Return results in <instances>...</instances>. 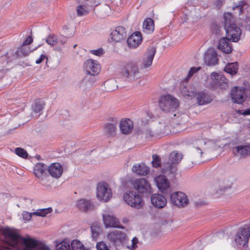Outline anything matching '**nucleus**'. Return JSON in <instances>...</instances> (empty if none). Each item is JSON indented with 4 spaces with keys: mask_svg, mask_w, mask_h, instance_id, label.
Segmentation results:
<instances>
[{
    "mask_svg": "<svg viewBox=\"0 0 250 250\" xmlns=\"http://www.w3.org/2000/svg\"><path fill=\"white\" fill-rule=\"evenodd\" d=\"M44 105L45 103L43 101L40 100L36 101L32 106L33 111L31 114L32 116L38 117L42 114Z\"/></svg>",
    "mask_w": 250,
    "mask_h": 250,
    "instance_id": "31",
    "label": "nucleus"
},
{
    "mask_svg": "<svg viewBox=\"0 0 250 250\" xmlns=\"http://www.w3.org/2000/svg\"><path fill=\"white\" fill-rule=\"evenodd\" d=\"M201 67H191L188 73L187 77L181 82L180 86V89L181 93L184 96L192 97L194 96L195 92V89L191 88L190 90L187 87L188 81L192 76V75L197 72Z\"/></svg>",
    "mask_w": 250,
    "mask_h": 250,
    "instance_id": "8",
    "label": "nucleus"
},
{
    "mask_svg": "<svg viewBox=\"0 0 250 250\" xmlns=\"http://www.w3.org/2000/svg\"><path fill=\"white\" fill-rule=\"evenodd\" d=\"M226 36L233 42H238L242 34L241 29L236 24H230L226 27Z\"/></svg>",
    "mask_w": 250,
    "mask_h": 250,
    "instance_id": "12",
    "label": "nucleus"
},
{
    "mask_svg": "<svg viewBox=\"0 0 250 250\" xmlns=\"http://www.w3.org/2000/svg\"><path fill=\"white\" fill-rule=\"evenodd\" d=\"M105 85L106 89L110 91H114L118 88L117 82L114 80H109L106 81Z\"/></svg>",
    "mask_w": 250,
    "mask_h": 250,
    "instance_id": "41",
    "label": "nucleus"
},
{
    "mask_svg": "<svg viewBox=\"0 0 250 250\" xmlns=\"http://www.w3.org/2000/svg\"><path fill=\"white\" fill-rule=\"evenodd\" d=\"M66 33H70L72 31H70L69 28L68 27V29L67 30H65Z\"/></svg>",
    "mask_w": 250,
    "mask_h": 250,
    "instance_id": "62",
    "label": "nucleus"
},
{
    "mask_svg": "<svg viewBox=\"0 0 250 250\" xmlns=\"http://www.w3.org/2000/svg\"><path fill=\"white\" fill-rule=\"evenodd\" d=\"M103 221L106 228H115L124 229L125 227L120 224L118 219L113 215L103 214Z\"/></svg>",
    "mask_w": 250,
    "mask_h": 250,
    "instance_id": "18",
    "label": "nucleus"
},
{
    "mask_svg": "<svg viewBox=\"0 0 250 250\" xmlns=\"http://www.w3.org/2000/svg\"><path fill=\"white\" fill-rule=\"evenodd\" d=\"M205 63L208 66H214L218 63V55L214 48H208L204 55Z\"/></svg>",
    "mask_w": 250,
    "mask_h": 250,
    "instance_id": "13",
    "label": "nucleus"
},
{
    "mask_svg": "<svg viewBox=\"0 0 250 250\" xmlns=\"http://www.w3.org/2000/svg\"><path fill=\"white\" fill-rule=\"evenodd\" d=\"M52 211V208L50 207L45 208L38 209L33 212L34 215L37 216L45 217L47 214Z\"/></svg>",
    "mask_w": 250,
    "mask_h": 250,
    "instance_id": "40",
    "label": "nucleus"
},
{
    "mask_svg": "<svg viewBox=\"0 0 250 250\" xmlns=\"http://www.w3.org/2000/svg\"><path fill=\"white\" fill-rule=\"evenodd\" d=\"M232 42L228 37H223L218 41L217 48L226 54H229L232 50Z\"/></svg>",
    "mask_w": 250,
    "mask_h": 250,
    "instance_id": "19",
    "label": "nucleus"
},
{
    "mask_svg": "<svg viewBox=\"0 0 250 250\" xmlns=\"http://www.w3.org/2000/svg\"><path fill=\"white\" fill-rule=\"evenodd\" d=\"M142 41L141 34L139 32H136L127 39V43L130 47L135 48L140 44Z\"/></svg>",
    "mask_w": 250,
    "mask_h": 250,
    "instance_id": "29",
    "label": "nucleus"
},
{
    "mask_svg": "<svg viewBox=\"0 0 250 250\" xmlns=\"http://www.w3.org/2000/svg\"><path fill=\"white\" fill-rule=\"evenodd\" d=\"M46 42L51 46H55L58 42V37L54 34H50L46 38Z\"/></svg>",
    "mask_w": 250,
    "mask_h": 250,
    "instance_id": "45",
    "label": "nucleus"
},
{
    "mask_svg": "<svg viewBox=\"0 0 250 250\" xmlns=\"http://www.w3.org/2000/svg\"><path fill=\"white\" fill-rule=\"evenodd\" d=\"M159 103L161 109L167 113L174 112L179 104L178 100L170 95L162 96Z\"/></svg>",
    "mask_w": 250,
    "mask_h": 250,
    "instance_id": "3",
    "label": "nucleus"
},
{
    "mask_svg": "<svg viewBox=\"0 0 250 250\" xmlns=\"http://www.w3.org/2000/svg\"><path fill=\"white\" fill-rule=\"evenodd\" d=\"M85 72L87 75L95 76L101 70V67L98 62L93 60H88L85 62Z\"/></svg>",
    "mask_w": 250,
    "mask_h": 250,
    "instance_id": "16",
    "label": "nucleus"
},
{
    "mask_svg": "<svg viewBox=\"0 0 250 250\" xmlns=\"http://www.w3.org/2000/svg\"><path fill=\"white\" fill-rule=\"evenodd\" d=\"M134 189L139 195L148 197L152 193V189L149 182L145 178H140L133 181L131 183Z\"/></svg>",
    "mask_w": 250,
    "mask_h": 250,
    "instance_id": "5",
    "label": "nucleus"
},
{
    "mask_svg": "<svg viewBox=\"0 0 250 250\" xmlns=\"http://www.w3.org/2000/svg\"><path fill=\"white\" fill-rule=\"evenodd\" d=\"M76 205L78 208L83 212L92 210L94 208L93 203L90 200L83 198L78 200Z\"/></svg>",
    "mask_w": 250,
    "mask_h": 250,
    "instance_id": "27",
    "label": "nucleus"
},
{
    "mask_svg": "<svg viewBox=\"0 0 250 250\" xmlns=\"http://www.w3.org/2000/svg\"><path fill=\"white\" fill-rule=\"evenodd\" d=\"M151 202L152 205L155 208H162L167 203L166 198L161 194H153L151 197Z\"/></svg>",
    "mask_w": 250,
    "mask_h": 250,
    "instance_id": "20",
    "label": "nucleus"
},
{
    "mask_svg": "<svg viewBox=\"0 0 250 250\" xmlns=\"http://www.w3.org/2000/svg\"><path fill=\"white\" fill-rule=\"evenodd\" d=\"M47 171L52 177L59 178L62 175L63 167L60 163H54L47 167Z\"/></svg>",
    "mask_w": 250,
    "mask_h": 250,
    "instance_id": "23",
    "label": "nucleus"
},
{
    "mask_svg": "<svg viewBox=\"0 0 250 250\" xmlns=\"http://www.w3.org/2000/svg\"><path fill=\"white\" fill-rule=\"evenodd\" d=\"M197 100L199 105H204L210 103L212 101V98L208 93L201 92L197 94Z\"/></svg>",
    "mask_w": 250,
    "mask_h": 250,
    "instance_id": "33",
    "label": "nucleus"
},
{
    "mask_svg": "<svg viewBox=\"0 0 250 250\" xmlns=\"http://www.w3.org/2000/svg\"><path fill=\"white\" fill-rule=\"evenodd\" d=\"M170 201L178 207H185L188 204L187 196L182 192H175L170 195Z\"/></svg>",
    "mask_w": 250,
    "mask_h": 250,
    "instance_id": "11",
    "label": "nucleus"
},
{
    "mask_svg": "<svg viewBox=\"0 0 250 250\" xmlns=\"http://www.w3.org/2000/svg\"><path fill=\"white\" fill-rule=\"evenodd\" d=\"M47 168L46 165L42 163H37L34 168V174L39 180L43 181L46 177V170Z\"/></svg>",
    "mask_w": 250,
    "mask_h": 250,
    "instance_id": "25",
    "label": "nucleus"
},
{
    "mask_svg": "<svg viewBox=\"0 0 250 250\" xmlns=\"http://www.w3.org/2000/svg\"><path fill=\"white\" fill-rule=\"evenodd\" d=\"M90 52L94 55L101 56L104 53V52L103 48H100L97 50H90Z\"/></svg>",
    "mask_w": 250,
    "mask_h": 250,
    "instance_id": "53",
    "label": "nucleus"
},
{
    "mask_svg": "<svg viewBox=\"0 0 250 250\" xmlns=\"http://www.w3.org/2000/svg\"><path fill=\"white\" fill-rule=\"evenodd\" d=\"M33 42L32 38L31 36H28L25 41L22 42L21 45H27L31 44Z\"/></svg>",
    "mask_w": 250,
    "mask_h": 250,
    "instance_id": "55",
    "label": "nucleus"
},
{
    "mask_svg": "<svg viewBox=\"0 0 250 250\" xmlns=\"http://www.w3.org/2000/svg\"><path fill=\"white\" fill-rule=\"evenodd\" d=\"M152 161L151 162L152 165L153 167L158 168L161 166V158L156 154L152 155Z\"/></svg>",
    "mask_w": 250,
    "mask_h": 250,
    "instance_id": "49",
    "label": "nucleus"
},
{
    "mask_svg": "<svg viewBox=\"0 0 250 250\" xmlns=\"http://www.w3.org/2000/svg\"><path fill=\"white\" fill-rule=\"evenodd\" d=\"M46 59V60L47 61L48 60V58L47 57L43 55V54H42L41 56H40V57L36 61V63L37 64H40L41 63L43 60L44 59Z\"/></svg>",
    "mask_w": 250,
    "mask_h": 250,
    "instance_id": "57",
    "label": "nucleus"
},
{
    "mask_svg": "<svg viewBox=\"0 0 250 250\" xmlns=\"http://www.w3.org/2000/svg\"><path fill=\"white\" fill-rule=\"evenodd\" d=\"M121 74L124 78L129 82L134 81L141 77L138 65L135 62H129L125 65Z\"/></svg>",
    "mask_w": 250,
    "mask_h": 250,
    "instance_id": "2",
    "label": "nucleus"
},
{
    "mask_svg": "<svg viewBox=\"0 0 250 250\" xmlns=\"http://www.w3.org/2000/svg\"><path fill=\"white\" fill-rule=\"evenodd\" d=\"M68 29V27L67 25H64L63 27V34L59 36L58 37V42L62 44H64L66 42L67 39L70 38L74 35V32L71 31L70 33H67L66 32V30Z\"/></svg>",
    "mask_w": 250,
    "mask_h": 250,
    "instance_id": "37",
    "label": "nucleus"
},
{
    "mask_svg": "<svg viewBox=\"0 0 250 250\" xmlns=\"http://www.w3.org/2000/svg\"><path fill=\"white\" fill-rule=\"evenodd\" d=\"M72 250H84V247L83 244L78 240H74L71 243Z\"/></svg>",
    "mask_w": 250,
    "mask_h": 250,
    "instance_id": "44",
    "label": "nucleus"
},
{
    "mask_svg": "<svg viewBox=\"0 0 250 250\" xmlns=\"http://www.w3.org/2000/svg\"><path fill=\"white\" fill-rule=\"evenodd\" d=\"M97 250H110L104 241L99 242L96 244Z\"/></svg>",
    "mask_w": 250,
    "mask_h": 250,
    "instance_id": "51",
    "label": "nucleus"
},
{
    "mask_svg": "<svg viewBox=\"0 0 250 250\" xmlns=\"http://www.w3.org/2000/svg\"><path fill=\"white\" fill-rule=\"evenodd\" d=\"M177 171V167L176 165L169 162L163 165L162 172L169 178H174L176 176Z\"/></svg>",
    "mask_w": 250,
    "mask_h": 250,
    "instance_id": "24",
    "label": "nucleus"
},
{
    "mask_svg": "<svg viewBox=\"0 0 250 250\" xmlns=\"http://www.w3.org/2000/svg\"><path fill=\"white\" fill-rule=\"evenodd\" d=\"M100 227L96 224H92L91 226V235L93 238H96L100 232Z\"/></svg>",
    "mask_w": 250,
    "mask_h": 250,
    "instance_id": "48",
    "label": "nucleus"
},
{
    "mask_svg": "<svg viewBox=\"0 0 250 250\" xmlns=\"http://www.w3.org/2000/svg\"><path fill=\"white\" fill-rule=\"evenodd\" d=\"M206 204V203L205 201H202V200L195 201L194 202V205L196 207H200L203 206Z\"/></svg>",
    "mask_w": 250,
    "mask_h": 250,
    "instance_id": "58",
    "label": "nucleus"
},
{
    "mask_svg": "<svg viewBox=\"0 0 250 250\" xmlns=\"http://www.w3.org/2000/svg\"><path fill=\"white\" fill-rule=\"evenodd\" d=\"M111 189L105 183H100L97 188V196L98 199L104 202L108 201L112 196Z\"/></svg>",
    "mask_w": 250,
    "mask_h": 250,
    "instance_id": "10",
    "label": "nucleus"
},
{
    "mask_svg": "<svg viewBox=\"0 0 250 250\" xmlns=\"http://www.w3.org/2000/svg\"><path fill=\"white\" fill-rule=\"evenodd\" d=\"M156 51V48L154 47L148 48L143 59L144 68H147L151 65Z\"/></svg>",
    "mask_w": 250,
    "mask_h": 250,
    "instance_id": "22",
    "label": "nucleus"
},
{
    "mask_svg": "<svg viewBox=\"0 0 250 250\" xmlns=\"http://www.w3.org/2000/svg\"><path fill=\"white\" fill-rule=\"evenodd\" d=\"M0 250H50L43 242L35 240L29 236L23 237L17 229L9 227H0Z\"/></svg>",
    "mask_w": 250,
    "mask_h": 250,
    "instance_id": "1",
    "label": "nucleus"
},
{
    "mask_svg": "<svg viewBox=\"0 0 250 250\" xmlns=\"http://www.w3.org/2000/svg\"><path fill=\"white\" fill-rule=\"evenodd\" d=\"M106 237L107 240L115 247L123 245L127 240L126 233L119 230H114L108 232Z\"/></svg>",
    "mask_w": 250,
    "mask_h": 250,
    "instance_id": "7",
    "label": "nucleus"
},
{
    "mask_svg": "<svg viewBox=\"0 0 250 250\" xmlns=\"http://www.w3.org/2000/svg\"><path fill=\"white\" fill-rule=\"evenodd\" d=\"M138 240L136 237H134L132 240V244L131 248L128 247L131 250H135L137 248V244L138 243Z\"/></svg>",
    "mask_w": 250,
    "mask_h": 250,
    "instance_id": "54",
    "label": "nucleus"
},
{
    "mask_svg": "<svg viewBox=\"0 0 250 250\" xmlns=\"http://www.w3.org/2000/svg\"><path fill=\"white\" fill-rule=\"evenodd\" d=\"M84 250H89V249H85V248H84Z\"/></svg>",
    "mask_w": 250,
    "mask_h": 250,
    "instance_id": "64",
    "label": "nucleus"
},
{
    "mask_svg": "<svg viewBox=\"0 0 250 250\" xmlns=\"http://www.w3.org/2000/svg\"><path fill=\"white\" fill-rule=\"evenodd\" d=\"M111 39L115 42H119L126 38L125 29L123 26H118L110 34Z\"/></svg>",
    "mask_w": 250,
    "mask_h": 250,
    "instance_id": "26",
    "label": "nucleus"
},
{
    "mask_svg": "<svg viewBox=\"0 0 250 250\" xmlns=\"http://www.w3.org/2000/svg\"><path fill=\"white\" fill-rule=\"evenodd\" d=\"M225 2V0H216L214 2L216 7L219 9Z\"/></svg>",
    "mask_w": 250,
    "mask_h": 250,
    "instance_id": "56",
    "label": "nucleus"
},
{
    "mask_svg": "<svg viewBox=\"0 0 250 250\" xmlns=\"http://www.w3.org/2000/svg\"><path fill=\"white\" fill-rule=\"evenodd\" d=\"M31 51L32 50H30L29 46L21 45L18 48V50L15 52L14 58L15 59H17L18 58L25 57L28 55Z\"/></svg>",
    "mask_w": 250,
    "mask_h": 250,
    "instance_id": "35",
    "label": "nucleus"
},
{
    "mask_svg": "<svg viewBox=\"0 0 250 250\" xmlns=\"http://www.w3.org/2000/svg\"><path fill=\"white\" fill-rule=\"evenodd\" d=\"M76 12L77 15L79 17H82L86 15L88 13V11L87 10L86 6L84 5H79L76 7Z\"/></svg>",
    "mask_w": 250,
    "mask_h": 250,
    "instance_id": "43",
    "label": "nucleus"
},
{
    "mask_svg": "<svg viewBox=\"0 0 250 250\" xmlns=\"http://www.w3.org/2000/svg\"><path fill=\"white\" fill-rule=\"evenodd\" d=\"M118 121L115 120L112 123H107L104 125V130L106 133L110 136H114L117 130Z\"/></svg>",
    "mask_w": 250,
    "mask_h": 250,
    "instance_id": "34",
    "label": "nucleus"
},
{
    "mask_svg": "<svg viewBox=\"0 0 250 250\" xmlns=\"http://www.w3.org/2000/svg\"><path fill=\"white\" fill-rule=\"evenodd\" d=\"M250 236V226L245 225L238 229L234 239L237 245H242L245 247L248 244Z\"/></svg>",
    "mask_w": 250,
    "mask_h": 250,
    "instance_id": "9",
    "label": "nucleus"
},
{
    "mask_svg": "<svg viewBox=\"0 0 250 250\" xmlns=\"http://www.w3.org/2000/svg\"><path fill=\"white\" fill-rule=\"evenodd\" d=\"M214 29L216 30V34L220 33V28L218 26H217V25L214 26Z\"/></svg>",
    "mask_w": 250,
    "mask_h": 250,
    "instance_id": "61",
    "label": "nucleus"
},
{
    "mask_svg": "<svg viewBox=\"0 0 250 250\" xmlns=\"http://www.w3.org/2000/svg\"><path fill=\"white\" fill-rule=\"evenodd\" d=\"M143 31L146 34L151 33L154 30L153 21L149 18H146L143 24Z\"/></svg>",
    "mask_w": 250,
    "mask_h": 250,
    "instance_id": "36",
    "label": "nucleus"
},
{
    "mask_svg": "<svg viewBox=\"0 0 250 250\" xmlns=\"http://www.w3.org/2000/svg\"><path fill=\"white\" fill-rule=\"evenodd\" d=\"M132 170L135 173L140 176L146 175L149 172V167L144 163L134 165Z\"/></svg>",
    "mask_w": 250,
    "mask_h": 250,
    "instance_id": "30",
    "label": "nucleus"
},
{
    "mask_svg": "<svg viewBox=\"0 0 250 250\" xmlns=\"http://www.w3.org/2000/svg\"><path fill=\"white\" fill-rule=\"evenodd\" d=\"M154 181L159 190L165 194H168L170 191V184L167 178L164 175H159L154 178Z\"/></svg>",
    "mask_w": 250,
    "mask_h": 250,
    "instance_id": "14",
    "label": "nucleus"
},
{
    "mask_svg": "<svg viewBox=\"0 0 250 250\" xmlns=\"http://www.w3.org/2000/svg\"><path fill=\"white\" fill-rule=\"evenodd\" d=\"M244 115H250V108L249 109H248L247 110H245L243 113H242Z\"/></svg>",
    "mask_w": 250,
    "mask_h": 250,
    "instance_id": "60",
    "label": "nucleus"
},
{
    "mask_svg": "<svg viewBox=\"0 0 250 250\" xmlns=\"http://www.w3.org/2000/svg\"><path fill=\"white\" fill-rule=\"evenodd\" d=\"M125 202L129 206L139 209L144 205L143 199L140 195L134 191H127L123 195Z\"/></svg>",
    "mask_w": 250,
    "mask_h": 250,
    "instance_id": "4",
    "label": "nucleus"
},
{
    "mask_svg": "<svg viewBox=\"0 0 250 250\" xmlns=\"http://www.w3.org/2000/svg\"><path fill=\"white\" fill-rule=\"evenodd\" d=\"M224 70L226 72L231 75L235 74L238 70V62L228 63L225 66Z\"/></svg>",
    "mask_w": 250,
    "mask_h": 250,
    "instance_id": "39",
    "label": "nucleus"
},
{
    "mask_svg": "<svg viewBox=\"0 0 250 250\" xmlns=\"http://www.w3.org/2000/svg\"><path fill=\"white\" fill-rule=\"evenodd\" d=\"M168 126H165L163 124L159 123L153 130L151 129H146L145 131V135L146 138H151L155 134L160 135L168 133Z\"/></svg>",
    "mask_w": 250,
    "mask_h": 250,
    "instance_id": "17",
    "label": "nucleus"
},
{
    "mask_svg": "<svg viewBox=\"0 0 250 250\" xmlns=\"http://www.w3.org/2000/svg\"><path fill=\"white\" fill-rule=\"evenodd\" d=\"M15 153L23 158H26L28 157V153L26 151L21 147L16 148L15 149Z\"/></svg>",
    "mask_w": 250,
    "mask_h": 250,
    "instance_id": "50",
    "label": "nucleus"
},
{
    "mask_svg": "<svg viewBox=\"0 0 250 250\" xmlns=\"http://www.w3.org/2000/svg\"><path fill=\"white\" fill-rule=\"evenodd\" d=\"M233 150L241 157H245L250 155V144L248 145H240L235 146Z\"/></svg>",
    "mask_w": 250,
    "mask_h": 250,
    "instance_id": "32",
    "label": "nucleus"
},
{
    "mask_svg": "<svg viewBox=\"0 0 250 250\" xmlns=\"http://www.w3.org/2000/svg\"><path fill=\"white\" fill-rule=\"evenodd\" d=\"M183 158V155L182 153H178L176 151L171 152L169 155V162L176 164L179 163Z\"/></svg>",
    "mask_w": 250,
    "mask_h": 250,
    "instance_id": "38",
    "label": "nucleus"
},
{
    "mask_svg": "<svg viewBox=\"0 0 250 250\" xmlns=\"http://www.w3.org/2000/svg\"><path fill=\"white\" fill-rule=\"evenodd\" d=\"M245 5L246 2L244 1H239L237 3L234 4L232 9L234 11H237L235 12L240 15L243 13V7Z\"/></svg>",
    "mask_w": 250,
    "mask_h": 250,
    "instance_id": "42",
    "label": "nucleus"
},
{
    "mask_svg": "<svg viewBox=\"0 0 250 250\" xmlns=\"http://www.w3.org/2000/svg\"><path fill=\"white\" fill-rule=\"evenodd\" d=\"M133 122L129 119L122 120L120 123V129L121 132L124 134H129L133 130Z\"/></svg>",
    "mask_w": 250,
    "mask_h": 250,
    "instance_id": "28",
    "label": "nucleus"
},
{
    "mask_svg": "<svg viewBox=\"0 0 250 250\" xmlns=\"http://www.w3.org/2000/svg\"><path fill=\"white\" fill-rule=\"evenodd\" d=\"M211 79V83L215 87H219L221 89H226L228 87L226 77L222 73L213 72Z\"/></svg>",
    "mask_w": 250,
    "mask_h": 250,
    "instance_id": "15",
    "label": "nucleus"
},
{
    "mask_svg": "<svg viewBox=\"0 0 250 250\" xmlns=\"http://www.w3.org/2000/svg\"><path fill=\"white\" fill-rule=\"evenodd\" d=\"M230 188V186H228L226 187H224L222 188H220L219 191H217V192L218 194H222L224 193L227 190L229 189Z\"/></svg>",
    "mask_w": 250,
    "mask_h": 250,
    "instance_id": "59",
    "label": "nucleus"
},
{
    "mask_svg": "<svg viewBox=\"0 0 250 250\" xmlns=\"http://www.w3.org/2000/svg\"><path fill=\"white\" fill-rule=\"evenodd\" d=\"M224 19L225 20V27H227L230 24H234L232 23L233 21V17L232 15L230 13H226L224 15Z\"/></svg>",
    "mask_w": 250,
    "mask_h": 250,
    "instance_id": "47",
    "label": "nucleus"
},
{
    "mask_svg": "<svg viewBox=\"0 0 250 250\" xmlns=\"http://www.w3.org/2000/svg\"><path fill=\"white\" fill-rule=\"evenodd\" d=\"M33 215V212L29 213L27 211H23L22 213V216L23 219L25 220L29 221L31 219L32 215Z\"/></svg>",
    "mask_w": 250,
    "mask_h": 250,
    "instance_id": "52",
    "label": "nucleus"
},
{
    "mask_svg": "<svg viewBox=\"0 0 250 250\" xmlns=\"http://www.w3.org/2000/svg\"><path fill=\"white\" fill-rule=\"evenodd\" d=\"M56 250H70V246L69 243L64 241L57 243L55 246Z\"/></svg>",
    "mask_w": 250,
    "mask_h": 250,
    "instance_id": "46",
    "label": "nucleus"
},
{
    "mask_svg": "<svg viewBox=\"0 0 250 250\" xmlns=\"http://www.w3.org/2000/svg\"><path fill=\"white\" fill-rule=\"evenodd\" d=\"M244 91L243 89L237 86L234 87L230 93L232 102L238 104H242L244 102Z\"/></svg>",
    "mask_w": 250,
    "mask_h": 250,
    "instance_id": "21",
    "label": "nucleus"
},
{
    "mask_svg": "<svg viewBox=\"0 0 250 250\" xmlns=\"http://www.w3.org/2000/svg\"><path fill=\"white\" fill-rule=\"evenodd\" d=\"M206 142L204 139L196 141L195 146H193L189 154V159L192 163L199 161L203 151L206 149Z\"/></svg>",
    "mask_w": 250,
    "mask_h": 250,
    "instance_id": "6",
    "label": "nucleus"
},
{
    "mask_svg": "<svg viewBox=\"0 0 250 250\" xmlns=\"http://www.w3.org/2000/svg\"><path fill=\"white\" fill-rule=\"evenodd\" d=\"M87 79H88L87 76H86V77H84V78L83 79V81H85V80H87Z\"/></svg>",
    "mask_w": 250,
    "mask_h": 250,
    "instance_id": "63",
    "label": "nucleus"
}]
</instances>
